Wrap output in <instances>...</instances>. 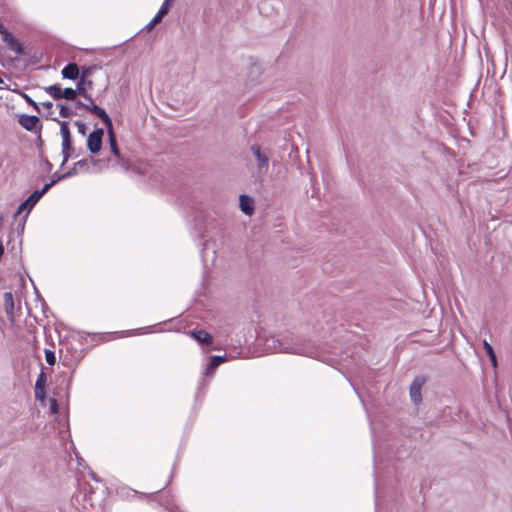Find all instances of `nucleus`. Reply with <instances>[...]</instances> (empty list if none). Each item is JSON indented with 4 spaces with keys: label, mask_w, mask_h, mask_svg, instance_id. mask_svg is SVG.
<instances>
[{
    "label": "nucleus",
    "mask_w": 512,
    "mask_h": 512,
    "mask_svg": "<svg viewBox=\"0 0 512 512\" xmlns=\"http://www.w3.org/2000/svg\"><path fill=\"white\" fill-rule=\"evenodd\" d=\"M110 162V158L107 159H95L90 156L88 158L81 159L73 164V166L65 173L60 174L59 172H55L51 176L52 184L56 185L62 180L74 177L77 175V167H80L81 170L86 173H92L90 165L97 167V171H101L103 168L108 166Z\"/></svg>",
    "instance_id": "f257e3e1"
},
{
    "label": "nucleus",
    "mask_w": 512,
    "mask_h": 512,
    "mask_svg": "<svg viewBox=\"0 0 512 512\" xmlns=\"http://www.w3.org/2000/svg\"><path fill=\"white\" fill-rule=\"evenodd\" d=\"M189 182V176H185L175 179L170 186V193L176 198L177 203L186 208H190L192 202Z\"/></svg>",
    "instance_id": "f03ea898"
},
{
    "label": "nucleus",
    "mask_w": 512,
    "mask_h": 512,
    "mask_svg": "<svg viewBox=\"0 0 512 512\" xmlns=\"http://www.w3.org/2000/svg\"><path fill=\"white\" fill-rule=\"evenodd\" d=\"M45 92L49 94L54 100L58 101L60 99H66L68 101L76 100L78 96H86L84 93V89L82 86L78 87V82L76 83V88L73 89L71 87H67L62 89L61 85L55 83L53 85L47 86L44 88Z\"/></svg>",
    "instance_id": "7ed1b4c3"
},
{
    "label": "nucleus",
    "mask_w": 512,
    "mask_h": 512,
    "mask_svg": "<svg viewBox=\"0 0 512 512\" xmlns=\"http://www.w3.org/2000/svg\"><path fill=\"white\" fill-rule=\"evenodd\" d=\"M18 123L32 133H40L43 127L40 118L36 115L21 114L18 117Z\"/></svg>",
    "instance_id": "20e7f679"
},
{
    "label": "nucleus",
    "mask_w": 512,
    "mask_h": 512,
    "mask_svg": "<svg viewBox=\"0 0 512 512\" xmlns=\"http://www.w3.org/2000/svg\"><path fill=\"white\" fill-rule=\"evenodd\" d=\"M40 199L41 198L38 195V193H36V191H34L26 200H24L23 202H21L19 204V206H18V208H17V210H16V212L14 214V217H17L23 211H26L25 215L23 216L22 229L25 226V223H26V220L28 218L29 213L34 208V206L39 202Z\"/></svg>",
    "instance_id": "39448f33"
},
{
    "label": "nucleus",
    "mask_w": 512,
    "mask_h": 512,
    "mask_svg": "<svg viewBox=\"0 0 512 512\" xmlns=\"http://www.w3.org/2000/svg\"><path fill=\"white\" fill-rule=\"evenodd\" d=\"M251 152L256 158V165L259 173H266L269 165V154L258 145L251 146Z\"/></svg>",
    "instance_id": "423d86ee"
},
{
    "label": "nucleus",
    "mask_w": 512,
    "mask_h": 512,
    "mask_svg": "<svg viewBox=\"0 0 512 512\" xmlns=\"http://www.w3.org/2000/svg\"><path fill=\"white\" fill-rule=\"evenodd\" d=\"M1 37L7 47L14 51L17 55L25 56L28 54L22 43H20L19 40L9 30L3 33Z\"/></svg>",
    "instance_id": "0eeeda50"
},
{
    "label": "nucleus",
    "mask_w": 512,
    "mask_h": 512,
    "mask_svg": "<svg viewBox=\"0 0 512 512\" xmlns=\"http://www.w3.org/2000/svg\"><path fill=\"white\" fill-rule=\"evenodd\" d=\"M425 382H426L425 378L417 377L414 379V381L412 382V384L410 386L409 395H410L411 401L416 405L420 404L422 401L421 390H422V387L424 386Z\"/></svg>",
    "instance_id": "6e6552de"
},
{
    "label": "nucleus",
    "mask_w": 512,
    "mask_h": 512,
    "mask_svg": "<svg viewBox=\"0 0 512 512\" xmlns=\"http://www.w3.org/2000/svg\"><path fill=\"white\" fill-rule=\"evenodd\" d=\"M106 130H107L108 143H109L111 153L118 159L119 163H123L124 158L121 155V152L118 148L117 137H116V133L114 131L113 124L106 127Z\"/></svg>",
    "instance_id": "1a4fd4ad"
},
{
    "label": "nucleus",
    "mask_w": 512,
    "mask_h": 512,
    "mask_svg": "<svg viewBox=\"0 0 512 512\" xmlns=\"http://www.w3.org/2000/svg\"><path fill=\"white\" fill-rule=\"evenodd\" d=\"M87 112H90L91 114L98 117L102 123L105 125V127H108L109 125H112V119L106 112V110L95 103L87 104L86 110Z\"/></svg>",
    "instance_id": "9d476101"
},
{
    "label": "nucleus",
    "mask_w": 512,
    "mask_h": 512,
    "mask_svg": "<svg viewBox=\"0 0 512 512\" xmlns=\"http://www.w3.org/2000/svg\"><path fill=\"white\" fill-rule=\"evenodd\" d=\"M61 75L63 79L78 81L80 77V66L75 62H69L61 70Z\"/></svg>",
    "instance_id": "9b49d317"
},
{
    "label": "nucleus",
    "mask_w": 512,
    "mask_h": 512,
    "mask_svg": "<svg viewBox=\"0 0 512 512\" xmlns=\"http://www.w3.org/2000/svg\"><path fill=\"white\" fill-rule=\"evenodd\" d=\"M51 120L56 121L60 125V134L62 137V143H64V148L70 146V142H72V135L69 128V122L66 120H58L57 118H51Z\"/></svg>",
    "instance_id": "f8f14e48"
},
{
    "label": "nucleus",
    "mask_w": 512,
    "mask_h": 512,
    "mask_svg": "<svg viewBox=\"0 0 512 512\" xmlns=\"http://www.w3.org/2000/svg\"><path fill=\"white\" fill-rule=\"evenodd\" d=\"M100 68L101 67L97 64L80 66V77L77 81L78 87L80 88L83 84H85L86 80H90L89 77L92 76L94 72L99 70Z\"/></svg>",
    "instance_id": "ddd939ff"
},
{
    "label": "nucleus",
    "mask_w": 512,
    "mask_h": 512,
    "mask_svg": "<svg viewBox=\"0 0 512 512\" xmlns=\"http://www.w3.org/2000/svg\"><path fill=\"white\" fill-rule=\"evenodd\" d=\"M173 324V329L176 332L183 333L192 338V329L190 328V322L186 318H176L170 320Z\"/></svg>",
    "instance_id": "4468645a"
},
{
    "label": "nucleus",
    "mask_w": 512,
    "mask_h": 512,
    "mask_svg": "<svg viewBox=\"0 0 512 512\" xmlns=\"http://www.w3.org/2000/svg\"><path fill=\"white\" fill-rule=\"evenodd\" d=\"M264 347L266 351L269 352H288L289 349L286 346H283L282 343L276 339L275 337L271 336L265 339L264 341Z\"/></svg>",
    "instance_id": "2eb2a0df"
},
{
    "label": "nucleus",
    "mask_w": 512,
    "mask_h": 512,
    "mask_svg": "<svg viewBox=\"0 0 512 512\" xmlns=\"http://www.w3.org/2000/svg\"><path fill=\"white\" fill-rule=\"evenodd\" d=\"M87 150L91 154H98L103 146V140L97 136L92 135L91 133L87 136L86 141Z\"/></svg>",
    "instance_id": "dca6fc26"
},
{
    "label": "nucleus",
    "mask_w": 512,
    "mask_h": 512,
    "mask_svg": "<svg viewBox=\"0 0 512 512\" xmlns=\"http://www.w3.org/2000/svg\"><path fill=\"white\" fill-rule=\"evenodd\" d=\"M239 206L241 211L248 216H251L254 213V200L248 195L240 196Z\"/></svg>",
    "instance_id": "f3484780"
},
{
    "label": "nucleus",
    "mask_w": 512,
    "mask_h": 512,
    "mask_svg": "<svg viewBox=\"0 0 512 512\" xmlns=\"http://www.w3.org/2000/svg\"><path fill=\"white\" fill-rule=\"evenodd\" d=\"M4 309L8 317L12 318L14 313V298L11 292H5L3 295Z\"/></svg>",
    "instance_id": "a211bd4d"
},
{
    "label": "nucleus",
    "mask_w": 512,
    "mask_h": 512,
    "mask_svg": "<svg viewBox=\"0 0 512 512\" xmlns=\"http://www.w3.org/2000/svg\"><path fill=\"white\" fill-rule=\"evenodd\" d=\"M194 339L197 340L200 344L205 345H210L213 342L212 335L204 330L194 331Z\"/></svg>",
    "instance_id": "6ab92c4d"
},
{
    "label": "nucleus",
    "mask_w": 512,
    "mask_h": 512,
    "mask_svg": "<svg viewBox=\"0 0 512 512\" xmlns=\"http://www.w3.org/2000/svg\"><path fill=\"white\" fill-rule=\"evenodd\" d=\"M57 106L59 107V114L63 118H70L76 115V112L67 104L58 103Z\"/></svg>",
    "instance_id": "aec40b11"
},
{
    "label": "nucleus",
    "mask_w": 512,
    "mask_h": 512,
    "mask_svg": "<svg viewBox=\"0 0 512 512\" xmlns=\"http://www.w3.org/2000/svg\"><path fill=\"white\" fill-rule=\"evenodd\" d=\"M225 361H226L225 357H221V356L212 357L211 362L206 370V374H208V375L212 374L214 372V370L218 367V365Z\"/></svg>",
    "instance_id": "412c9836"
},
{
    "label": "nucleus",
    "mask_w": 512,
    "mask_h": 512,
    "mask_svg": "<svg viewBox=\"0 0 512 512\" xmlns=\"http://www.w3.org/2000/svg\"><path fill=\"white\" fill-rule=\"evenodd\" d=\"M62 146V156L64 158V163H67L70 158L74 156L75 148L73 147V142H70V146L67 147V149L64 148V143L61 144Z\"/></svg>",
    "instance_id": "4be33fe9"
},
{
    "label": "nucleus",
    "mask_w": 512,
    "mask_h": 512,
    "mask_svg": "<svg viewBox=\"0 0 512 512\" xmlns=\"http://www.w3.org/2000/svg\"><path fill=\"white\" fill-rule=\"evenodd\" d=\"M483 347L486 351V353L488 354L490 360H491V363L494 367L497 366V359H496V355H495V352L493 350V347L486 341L484 340L483 341Z\"/></svg>",
    "instance_id": "5701e85b"
},
{
    "label": "nucleus",
    "mask_w": 512,
    "mask_h": 512,
    "mask_svg": "<svg viewBox=\"0 0 512 512\" xmlns=\"http://www.w3.org/2000/svg\"><path fill=\"white\" fill-rule=\"evenodd\" d=\"M19 95L26 101V103L28 105H30L31 107H33V109L37 112V113H41V109H40V106L39 104L34 101L28 94L24 93V92H19Z\"/></svg>",
    "instance_id": "b1692460"
},
{
    "label": "nucleus",
    "mask_w": 512,
    "mask_h": 512,
    "mask_svg": "<svg viewBox=\"0 0 512 512\" xmlns=\"http://www.w3.org/2000/svg\"><path fill=\"white\" fill-rule=\"evenodd\" d=\"M41 367H42V370L41 372L39 373L37 379H36V383H35V387L37 388H46V382H47V376H46V373L44 372V366L43 364L41 363Z\"/></svg>",
    "instance_id": "393cba45"
},
{
    "label": "nucleus",
    "mask_w": 512,
    "mask_h": 512,
    "mask_svg": "<svg viewBox=\"0 0 512 512\" xmlns=\"http://www.w3.org/2000/svg\"><path fill=\"white\" fill-rule=\"evenodd\" d=\"M170 9H171L170 7L162 4L160 9L158 10V12L155 14V16L153 18L156 19L158 22H160L163 19V17L168 14Z\"/></svg>",
    "instance_id": "a878e982"
},
{
    "label": "nucleus",
    "mask_w": 512,
    "mask_h": 512,
    "mask_svg": "<svg viewBox=\"0 0 512 512\" xmlns=\"http://www.w3.org/2000/svg\"><path fill=\"white\" fill-rule=\"evenodd\" d=\"M44 353H45V360L46 362L49 364V365H54L56 363V355H55V352L53 350H50V349H45L44 350Z\"/></svg>",
    "instance_id": "bb28decb"
},
{
    "label": "nucleus",
    "mask_w": 512,
    "mask_h": 512,
    "mask_svg": "<svg viewBox=\"0 0 512 512\" xmlns=\"http://www.w3.org/2000/svg\"><path fill=\"white\" fill-rule=\"evenodd\" d=\"M74 124L77 127L78 133L80 135H82V136H86L87 135L88 128H87V125L84 122H82L80 120H76L74 122Z\"/></svg>",
    "instance_id": "cd10ccee"
},
{
    "label": "nucleus",
    "mask_w": 512,
    "mask_h": 512,
    "mask_svg": "<svg viewBox=\"0 0 512 512\" xmlns=\"http://www.w3.org/2000/svg\"><path fill=\"white\" fill-rule=\"evenodd\" d=\"M86 83L82 85V89H84V93L86 96H82L84 99H90V93L89 90L93 89V81L92 80H86Z\"/></svg>",
    "instance_id": "c85d7f7f"
},
{
    "label": "nucleus",
    "mask_w": 512,
    "mask_h": 512,
    "mask_svg": "<svg viewBox=\"0 0 512 512\" xmlns=\"http://www.w3.org/2000/svg\"><path fill=\"white\" fill-rule=\"evenodd\" d=\"M53 186H54V184H52V182L49 181V182L45 183L41 189H37L35 191H36V193H38L40 198H42Z\"/></svg>",
    "instance_id": "c756f323"
},
{
    "label": "nucleus",
    "mask_w": 512,
    "mask_h": 512,
    "mask_svg": "<svg viewBox=\"0 0 512 512\" xmlns=\"http://www.w3.org/2000/svg\"><path fill=\"white\" fill-rule=\"evenodd\" d=\"M46 388H37L35 387V398L41 402H43L46 399Z\"/></svg>",
    "instance_id": "7c9ffc66"
},
{
    "label": "nucleus",
    "mask_w": 512,
    "mask_h": 512,
    "mask_svg": "<svg viewBox=\"0 0 512 512\" xmlns=\"http://www.w3.org/2000/svg\"><path fill=\"white\" fill-rule=\"evenodd\" d=\"M49 409L52 414H57L59 412V404L55 398L49 399Z\"/></svg>",
    "instance_id": "2f4dec72"
},
{
    "label": "nucleus",
    "mask_w": 512,
    "mask_h": 512,
    "mask_svg": "<svg viewBox=\"0 0 512 512\" xmlns=\"http://www.w3.org/2000/svg\"><path fill=\"white\" fill-rule=\"evenodd\" d=\"M92 135L97 136L103 140L105 130L102 127H98L97 124H95L94 130L91 132Z\"/></svg>",
    "instance_id": "473e14b6"
},
{
    "label": "nucleus",
    "mask_w": 512,
    "mask_h": 512,
    "mask_svg": "<svg viewBox=\"0 0 512 512\" xmlns=\"http://www.w3.org/2000/svg\"><path fill=\"white\" fill-rule=\"evenodd\" d=\"M76 109L86 110L87 104L82 102L80 99L76 97V100H73Z\"/></svg>",
    "instance_id": "72a5a7b5"
},
{
    "label": "nucleus",
    "mask_w": 512,
    "mask_h": 512,
    "mask_svg": "<svg viewBox=\"0 0 512 512\" xmlns=\"http://www.w3.org/2000/svg\"><path fill=\"white\" fill-rule=\"evenodd\" d=\"M43 162H44V164H45V171H46L47 173H50V172H51V170H52V168H53L52 163H51V162L49 161V159H48V158H46V157H44V158H43Z\"/></svg>",
    "instance_id": "f704fd0d"
},
{
    "label": "nucleus",
    "mask_w": 512,
    "mask_h": 512,
    "mask_svg": "<svg viewBox=\"0 0 512 512\" xmlns=\"http://www.w3.org/2000/svg\"><path fill=\"white\" fill-rule=\"evenodd\" d=\"M159 22L152 18L151 21L144 27L145 30L150 31L155 27Z\"/></svg>",
    "instance_id": "c9c22d12"
},
{
    "label": "nucleus",
    "mask_w": 512,
    "mask_h": 512,
    "mask_svg": "<svg viewBox=\"0 0 512 512\" xmlns=\"http://www.w3.org/2000/svg\"><path fill=\"white\" fill-rule=\"evenodd\" d=\"M42 106L45 108V109H48V110H51L52 107H53V103L51 101H45L42 103Z\"/></svg>",
    "instance_id": "e433bc0d"
},
{
    "label": "nucleus",
    "mask_w": 512,
    "mask_h": 512,
    "mask_svg": "<svg viewBox=\"0 0 512 512\" xmlns=\"http://www.w3.org/2000/svg\"><path fill=\"white\" fill-rule=\"evenodd\" d=\"M38 134V137H37V146L38 147H41L43 145V140H42V137H41V132L40 133H37Z\"/></svg>",
    "instance_id": "4c0bfd02"
},
{
    "label": "nucleus",
    "mask_w": 512,
    "mask_h": 512,
    "mask_svg": "<svg viewBox=\"0 0 512 512\" xmlns=\"http://www.w3.org/2000/svg\"><path fill=\"white\" fill-rule=\"evenodd\" d=\"M174 1L175 0H164V2L162 4H164V5H166V6L171 8Z\"/></svg>",
    "instance_id": "58836bf2"
},
{
    "label": "nucleus",
    "mask_w": 512,
    "mask_h": 512,
    "mask_svg": "<svg viewBox=\"0 0 512 512\" xmlns=\"http://www.w3.org/2000/svg\"><path fill=\"white\" fill-rule=\"evenodd\" d=\"M6 31H7V29L5 28V26L0 22V34L2 35Z\"/></svg>",
    "instance_id": "ea45409f"
},
{
    "label": "nucleus",
    "mask_w": 512,
    "mask_h": 512,
    "mask_svg": "<svg viewBox=\"0 0 512 512\" xmlns=\"http://www.w3.org/2000/svg\"><path fill=\"white\" fill-rule=\"evenodd\" d=\"M85 100H86V102H88L87 104H92V103H94L93 98H92V96H91V95H90V99H85Z\"/></svg>",
    "instance_id": "a19ab883"
},
{
    "label": "nucleus",
    "mask_w": 512,
    "mask_h": 512,
    "mask_svg": "<svg viewBox=\"0 0 512 512\" xmlns=\"http://www.w3.org/2000/svg\"><path fill=\"white\" fill-rule=\"evenodd\" d=\"M37 299H40L42 301V304L46 305L44 299L39 295V293H37Z\"/></svg>",
    "instance_id": "79ce46f5"
},
{
    "label": "nucleus",
    "mask_w": 512,
    "mask_h": 512,
    "mask_svg": "<svg viewBox=\"0 0 512 512\" xmlns=\"http://www.w3.org/2000/svg\"><path fill=\"white\" fill-rule=\"evenodd\" d=\"M171 512H183V511H181L179 507H175L174 509L171 510Z\"/></svg>",
    "instance_id": "37998d69"
},
{
    "label": "nucleus",
    "mask_w": 512,
    "mask_h": 512,
    "mask_svg": "<svg viewBox=\"0 0 512 512\" xmlns=\"http://www.w3.org/2000/svg\"><path fill=\"white\" fill-rule=\"evenodd\" d=\"M22 224H23V218L21 219V222L19 223L18 228H22ZM23 230H24V228L21 229L22 232H23Z\"/></svg>",
    "instance_id": "c03bdc74"
},
{
    "label": "nucleus",
    "mask_w": 512,
    "mask_h": 512,
    "mask_svg": "<svg viewBox=\"0 0 512 512\" xmlns=\"http://www.w3.org/2000/svg\"><path fill=\"white\" fill-rule=\"evenodd\" d=\"M66 165V163H64V159L62 160V163L60 165V169L64 168V166Z\"/></svg>",
    "instance_id": "a18cd8bd"
},
{
    "label": "nucleus",
    "mask_w": 512,
    "mask_h": 512,
    "mask_svg": "<svg viewBox=\"0 0 512 512\" xmlns=\"http://www.w3.org/2000/svg\"><path fill=\"white\" fill-rule=\"evenodd\" d=\"M91 476H92V478H93L94 480L98 481V479L96 478V476H95V474H94V473H92V475H91Z\"/></svg>",
    "instance_id": "49530a36"
},
{
    "label": "nucleus",
    "mask_w": 512,
    "mask_h": 512,
    "mask_svg": "<svg viewBox=\"0 0 512 512\" xmlns=\"http://www.w3.org/2000/svg\"><path fill=\"white\" fill-rule=\"evenodd\" d=\"M79 171H81V169H80V167H77V173H78ZM82 172H84V171L82 170Z\"/></svg>",
    "instance_id": "de8ad7c7"
}]
</instances>
